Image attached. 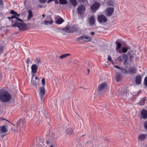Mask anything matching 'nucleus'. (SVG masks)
Listing matches in <instances>:
<instances>
[{
  "instance_id": "36",
  "label": "nucleus",
  "mask_w": 147,
  "mask_h": 147,
  "mask_svg": "<svg viewBox=\"0 0 147 147\" xmlns=\"http://www.w3.org/2000/svg\"><path fill=\"white\" fill-rule=\"evenodd\" d=\"M59 3L60 4H67L68 2L66 0H59Z\"/></svg>"
},
{
  "instance_id": "17",
  "label": "nucleus",
  "mask_w": 147,
  "mask_h": 147,
  "mask_svg": "<svg viewBox=\"0 0 147 147\" xmlns=\"http://www.w3.org/2000/svg\"><path fill=\"white\" fill-rule=\"evenodd\" d=\"M147 135L146 134H140L138 136V138L140 141H143L144 140Z\"/></svg>"
},
{
  "instance_id": "24",
  "label": "nucleus",
  "mask_w": 147,
  "mask_h": 147,
  "mask_svg": "<svg viewBox=\"0 0 147 147\" xmlns=\"http://www.w3.org/2000/svg\"><path fill=\"white\" fill-rule=\"evenodd\" d=\"M28 14L27 16L28 20H29L33 16V14L32 13V11L31 10H28Z\"/></svg>"
},
{
  "instance_id": "63",
  "label": "nucleus",
  "mask_w": 147,
  "mask_h": 147,
  "mask_svg": "<svg viewBox=\"0 0 147 147\" xmlns=\"http://www.w3.org/2000/svg\"><path fill=\"white\" fill-rule=\"evenodd\" d=\"M87 71H88V73H87V75H88L90 73V70L89 69H88Z\"/></svg>"
},
{
  "instance_id": "53",
  "label": "nucleus",
  "mask_w": 147,
  "mask_h": 147,
  "mask_svg": "<svg viewBox=\"0 0 147 147\" xmlns=\"http://www.w3.org/2000/svg\"><path fill=\"white\" fill-rule=\"evenodd\" d=\"M47 0H39V1L42 3H45Z\"/></svg>"
},
{
  "instance_id": "9",
  "label": "nucleus",
  "mask_w": 147,
  "mask_h": 147,
  "mask_svg": "<svg viewBox=\"0 0 147 147\" xmlns=\"http://www.w3.org/2000/svg\"><path fill=\"white\" fill-rule=\"evenodd\" d=\"M141 118L144 119L147 118V110L145 109H143L141 111Z\"/></svg>"
},
{
  "instance_id": "14",
  "label": "nucleus",
  "mask_w": 147,
  "mask_h": 147,
  "mask_svg": "<svg viewBox=\"0 0 147 147\" xmlns=\"http://www.w3.org/2000/svg\"><path fill=\"white\" fill-rule=\"evenodd\" d=\"M142 79V77L140 75H138L136 76L135 80L136 84L137 85L140 84H141V82Z\"/></svg>"
},
{
  "instance_id": "7",
  "label": "nucleus",
  "mask_w": 147,
  "mask_h": 147,
  "mask_svg": "<svg viewBox=\"0 0 147 147\" xmlns=\"http://www.w3.org/2000/svg\"><path fill=\"white\" fill-rule=\"evenodd\" d=\"M100 6V4L99 2H96L92 4L90 8L92 12H96V11L99 9Z\"/></svg>"
},
{
  "instance_id": "23",
  "label": "nucleus",
  "mask_w": 147,
  "mask_h": 147,
  "mask_svg": "<svg viewBox=\"0 0 147 147\" xmlns=\"http://www.w3.org/2000/svg\"><path fill=\"white\" fill-rule=\"evenodd\" d=\"M11 22H12V23H14V24L11 25L12 27H19V26H18V24H20V23L17 20H11Z\"/></svg>"
},
{
  "instance_id": "43",
  "label": "nucleus",
  "mask_w": 147,
  "mask_h": 147,
  "mask_svg": "<svg viewBox=\"0 0 147 147\" xmlns=\"http://www.w3.org/2000/svg\"><path fill=\"white\" fill-rule=\"evenodd\" d=\"M39 96L42 101H43L44 100L45 95L42 94H39Z\"/></svg>"
},
{
  "instance_id": "60",
  "label": "nucleus",
  "mask_w": 147,
  "mask_h": 147,
  "mask_svg": "<svg viewBox=\"0 0 147 147\" xmlns=\"http://www.w3.org/2000/svg\"><path fill=\"white\" fill-rule=\"evenodd\" d=\"M76 40H77V41H80V37L77 38L76 39Z\"/></svg>"
},
{
  "instance_id": "19",
  "label": "nucleus",
  "mask_w": 147,
  "mask_h": 147,
  "mask_svg": "<svg viewBox=\"0 0 147 147\" xmlns=\"http://www.w3.org/2000/svg\"><path fill=\"white\" fill-rule=\"evenodd\" d=\"M63 30L65 32H67V33H73V31H72L71 29H70L69 28V27L68 26H65L63 28Z\"/></svg>"
},
{
  "instance_id": "30",
  "label": "nucleus",
  "mask_w": 147,
  "mask_h": 147,
  "mask_svg": "<svg viewBox=\"0 0 147 147\" xmlns=\"http://www.w3.org/2000/svg\"><path fill=\"white\" fill-rule=\"evenodd\" d=\"M107 4L110 6H113L114 5V1L112 0H107Z\"/></svg>"
},
{
  "instance_id": "46",
  "label": "nucleus",
  "mask_w": 147,
  "mask_h": 147,
  "mask_svg": "<svg viewBox=\"0 0 147 147\" xmlns=\"http://www.w3.org/2000/svg\"><path fill=\"white\" fill-rule=\"evenodd\" d=\"M144 83L145 86L147 87V77H145L144 78Z\"/></svg>"
},
{
  "instance_id": "54",
  "label": "nucleus",
  "mask_w": 147,
  "mask_h": 147,
  "mask_svg": "<svg viewBox=\"0 0 147 147\" xmlns=\"http://www.w3.org/2000/svg\"><path fill=\"white\" fill-rule=\"evenodd\" d=\"M29 61H30L29 58H27V61H26V63L28 64V65H27L28 66Z\"/></svg>"
},
{
  "instance_id": "44",
  "label": "nucleus",
  "mask_w": 147,
  "mask_h": 147,
  "mask_svg": "<svg viewBox=\"0 0 147 147\" xmlns=\"http://www.w3.org/2000/svg\"><path fill=\"white\" fill-rule=\"evenodd\" d=\"M4 47L3 46H1L0 47V54L3 53L4 51Z\"/></svg>"
},
{
  "instance_id": "2",
  "label": "nucleus",
  "mask_w": 147,
  "mask_h": 147,
  "mask_svg": "<svg viewBox=\"0 0 147 147\" xmlns=\"http://www.w3.org/2000/svg\"><path fill=\"white\" fill-rule=\"evenodd\" d=\"M57 138L54 133L52 130H49L47 132L46 136V143L48 144L50 142L52 141H55V139Z\"/></svg>"
},
{
  "instance_id": "48",
  "label": "nucleus",
  "mask_w": 147,
  "mask_h": 147,
  "mask_svg": "<svg viewBox=\"0 0 147 147\" xmlns=\"http://www.w3.org/2000/svg\"><path fill=\"white\" fill-rule=\"evenodd\" d=\"M136 99V96L135 95H133L131 98V99L132 101H134Z\"/></svg>"
},
{
  "instance_id": "31",
  "label": "nucleus",
  "mask_w": 147,
  "mask_h": 147,
  "mask_svg": "<svg viewBox=\"0 0 147 147\" xmlns=\"http://www.w3.org/2000/svg\"><path fill=\"white\" fill-rule=\"evenodd\" d=\"M115 43L117 45L116 49L117 51L118 49H119L121 47V44L120 42H118L117 40L115 42Z\"/></svg>"
},
{
  "instance_id": "49",
  "label": "nucleus",
  "mask_w": 147,
  "mask_h": 147,
  "mask_svg": "<svg viewBox=\"0 0 147 147\" xmlns=\"http://www.w3.org/2000/svg\"><path fill=\"white\" fill-rule=\"evenodd\" d=\"M44 116L46 118V119L47 120V121L49 120V118L48 115H47L46 114H44Z\"/></svg>"
},
{
  "instance_id": "16",
  "label": "nucleus",
  "mask_w": 147,
  "mask_h": 147,
  "mask_svg": "<svg viewBox=\"0 0 147 147\" xmlns=\"http://www.w3.org/2000/svg\"><path fill=\"white\" fill-rule=\"evenodd\" d=\"M24 120L22 119H19L17 122V125L19 127H21L24 125Z\"/></svg>"
},
{
  "instance_id": "8",
  "label": "nucleus",
  "mask_w": 147,
  "mask_h": 147,
  "mask_svg": "<svg viewBox=\"0 0 147 147\" xmlns=\"http://www.w3.org/2000/svg\"><path fill=\"white\" fill-rule=\"evenodd\" d=\"M114 10V8L112 7H108L106 9L105 13L106 15L107 16H111L113 13Z\"/></svg>"
},
{
  "instance_id": "21",
  "label": "nucleus",
  "mask_w": 147,
  "mask_h": 147,
  "mask_svg": "<svg viewBox=\"0 0 147 147\" xmlns=\"http://www.w3.org/2000/svg\"><path fill=\"white\" fill-rule=\"evenodd\" d=\"M129 49V47L128 46H126L125 47H122V51H121V50L119 51V53H126L128 50Z\"/></svg>"
},
{
  "instance_id": "11",
  "label": "nucleus",
  "mask_w": 147,
  "mask_h": 147,
  "mask_svg": "<svg viewBox=\"0 0 147 147\" xmlns=\"http://www.w3.org/2000/svg\"><path fill=\"white\" fill-rule=\"evenodd\" d=\"M137 69L134 67H130L128 69V73L134 74L136 73Z\"/></svg>"
},
{
  "instance_id": "39",
  "label": "nucleus",
  "mask_w": 147,
  "mask_h": 147,
  "mask_svg": "<svg viewBox=\"0 0 147 147\" xmlns=\"http://www.w3.org/2000/svg\"><path fill=\"white\" fill-rule=\"evenodd\" d=\"M44 140L43 139L40 138L39 139V144L40 145H42L44 144Z\"/></svg>"
},
{
  "instance_id": "58",
  "label": "nucleus",
  "mask_w": 147,
  "mask_h": 147,
  "mask_svg": "<svg viewBox=\"0 0 147 147\" xmlns=\"http://www.w3.org/2000/svg\"><path fill=\"white\" fill-rule=\"evenodd\" d=\"M80 38L81 40H84V36H80Z\"/></svg>"
},
{
  "instance_id": "3",
  "label": "nucleus",
  "mask_w": 147,
  "mask_h": 147,
  "mask_svg": "<svg viewBox=\"0 0 147 147\" xmlns=\"http://www.w3.org/2000/svg\"><path fill=\"white\" fill-rule=\"evenodd\" d=\"M107 85L106 83L100 84L98 88V93L99 94L102 95L104 93V90L105 89Z\"/></svg>"
},
{
  "instance_id": "61",
  "label": "nucleus",
  "mask_w": 147,
  "mask_h": 147,
  "mask_svg": "<svg viewBox=\"0 0 147 147\" xmlns=\"http://www.w3.org/2000/svg\"><path fill=\"white\" fill-rule=\"evenodd\" d=\"M1 120V121L4 120H6V119L3 118H0ZM6 121H8V120H6Z\"/></svg>"
},
{
  "instance_id": "1",
  "label": "nucleus",
  "mask_w": 147,
  "mask_h": 147,
  "mask_svg": "<svg viewBox=\"0 0 147 147\" xmlns=\"http://www.w3.org/2000/svg\"><path fill=\"white\" fill-rule=\"evenodd\" d=\"M11 98V95L5 89L0 90V100L1 102H6L9 101Z\"/></svg>"
},
{
  "instance_id": "6",
  "label": "nucleus",
  "mask_w": 147,
  "mask_h": 147,
  "mask_svg": "<svg viewBox=\"0 0 147 147\" xmlns=\"http://www.w3.org/2000/svg\"><path fill=\"white\" fill-rule=\"evenodd\" d=\"M97 20L99 23H104L107 21V18L103 15H99L97 17Z\"/></svg>"
},
{
  "instance_id": "5",
  "label": "nucleus",
  "mask_w": 147,
  "mask_h": 147,
  "mask_svg": "<svg viewBox=\"0 0 147 147\" xmlns=\"http://www.w3.org/2000/svg\"><path fill=\"white\" fill-rule=\"evenodd\" d=\"M85 10V7L82 4L79 5L77 8V12L80 15L84 13Z\"/></svg>"
},
{
  "instance_id": "25",
  "label": "nucleus",
  "mask_w": 147,
  "mask_h": 147,
  "mask_svg": "<svg viewBox=\"0 0 147 147\" xmlns=\"http://www.w3.org/2000/svg\"><path fill=\"white\" fill-rule=\"evenodd\" d=\"M40 94L43 95H45L46 91L44 86L41 87L40 88Z\"/></svg>"
},
{
  "instance_id": "51",
  "label": "nucleus",
  "mask_w": 147,
  "mask_h": 147,
  "mask_svg": "<svg viewBox=\"0 0 147 147\" xmlns=\"http://www.w3.org/2000/svg\"><path fill=\"white\" fill-rule=\"evenodd\" d=\"M144 126L145 129L147 130V121L145 122L144 123Z\"/></svg>"
},
{
  "instance_id": "59",
  "label": "nucleus",
  "mask_w": 147,
  "mask_h": 147,
  "mask_svg": "<svg viewBox=\"0 0 147 147\" xmlns=\"http://www.w3.org/2000/svg\"><path fill=\"white\" fill-rule=\"evenodd\" d=\"M95 33L94 32H92L90 33V34L91 35H93Z\"/></svg>"
},
{
  "instance_id": "38",
  "label": "nucleus",
  "mask_w": 147,
  "mask_h": 147,
  "mask_svg": "<svg viewBox=\"0 0 147 147\" xmlns=\"http://www.w3.org/2000/svg\"><path fill=\"white\" fill-rule=\"evenodd\" d=\"M79 3H81L85 4L88 2L87 0H77Z\"/></svg>"
},
{
  "instance_id": "33",
  "label": "nucleus",
  "mask_w": 147,
  "mask_h": 147,
  "mask_svg": "<svg viewBox=\"0 0 147 147\" xmlns=\"http://www.w3.org/2000/svg\"><path fill=\"white\" fill-rule=\"evenodd\" d=\"M39 80H34L32 81V80H31L32 85L34 86H36L39 82Z\"/></svg>"
},
{
  "instance_id": "12",
  "label": "nucleus",
  "mask_w": 147,
  "mask_h": 147,
  "mask_svg": "<svg viewBox=\"0 0 147 147\" xmlns=\"http://www.w3.org/2000/svg\"><path fill=\"white\" fill-rule=\"evenodd\" d=\"M7 131V126L5 125L0 126V134L6 133Z\"/></svg>"
},
{
  "instance_id": "52",
  "label": "nucleus",
  "mask_w": 147,
  "mask_h": 147,
  "mask_svg": "<svg viewBox=\"0 0 147 147\" xmlns=\"http://www.w3.org/2000/svg\"><path fill=\"white\" fill-rule=\"evenodd\" d=\"M16 20H17L18 21H20L22 22H23V20H22L21 19H20L19 18H18L17 16V18H16Z\"/></svg>"
},
{
  "instance_id": "35",
  "label": "nucleus",
  "mask_w": 147,
  "mask_h": 147,
  "mask_svg": "<svg viewBox=\"0 0 147 147\" xmlns=\"http://www.w3.org/2000/svg\"><path fill=\"white\" fill-rule=\"evenodd\" d=\"M56 141H52L50 142L49 144H50V147H55L56 146Z\"/></svg>"
},
{
  "instance_id": "27",
  "label": "nucleus",
  "mask_w": 147,
  "mask_h": 147,
  "mask_svg": "<svg viewBox=\"0 0 147 147\" xmlns=\"http://www.w3.org/2000/svg\"><path fill=\"white\" fill-rule=\"evenodd\" d=\"M71 4L74 7H76L78 4L76 0H69Z\"/></svg>"
},
{
  "instance_id": "29",
  "label": "nucleus",
  "mask_w": 147,
  "mask_h": 147,
  "mask_svg": "<svg viewBox=\"0 0 147 147\" xmlns=\"http://www.w3.org/2000/svg\"><path fill=\"white\" fill-rule=\"evenodd\" d=\"M84 40L85 42H89L91 40V38L89 36L84 35Z\"/></svg>"
},
{
  "instance_id": "34",
  "label": "nucleus",
  "mask_w": 147,
  "mask_h": 147,
  "mask_svg": "<svg viewBox=\"0 0 147 147\" xmlns=\"http://www.w3.org/2000/svg\"><path fill=\"white\" fill-rule=\"evenodd\" d=\"M70 55L69 54H65L62 55L59 57V59H63Z\"/></svg>"
},
{
  "instance_id": "42",
  "label": "nucleus",
  "mask_w": 147,
  "mask_h": 147,
  "mask_svg": "<svg viewBox=\"0 0 147 147\" xmlns=\"http://www.w3.org/2000/svg\"><path fill=\"white\" fill-rule=\"evenodd\" d=\"M53 23V20H51L50 21H44V23L46 25H47L48 24H51Z\"/></svg>"
},
{
  "instance_id": "64",
  "label": "nucleus",
  "mask_w": 147,
  "mask_h": 147,
  "mask_svg": "<svg viewBox=\"0 0 147 147\" xmlns=\"http://www.w3.org/2000/svg\"><path fill=\"white\" fill-rule=\"evenodd\" d=\"M7 18L9 19V20H10L11 19H12L11 18V17H7Z\"/></svg>"
},
{
  "instance_id": "20",
  "label": "nucleus",
  "mask_w": 147,
  "mask_h": 147,
  "mask_svg": "<svg viewBox=\"0 0 147 147\" xmlns=\"http://www.w3.org/2000/svg\"><path fill=\"white\" fill-rule=\"evenodd\" d=\"M58 18L56 20L55 23L58 24H60L64 21V20L60 17L58 16Z\"/></svg>"
},
{
  "instance_id": "10",
  "label": "nucleus",
  "mask_w": 147,
  "mask_h": 147,
  "mask_svg": "<svg viewBox=\"0 0 147 147\" xmlns=\"http://www.w3.org/2000/svg\"><path fill=\"white\" fill-rule=\"evenodd\" d=\"M65 129L66 130V133L67 135H71L74 133V130L72 128H69L67 126H66Z\"/></svg>"
},
{
  "instance_id": "13",
  "label": "nucleus",
  "mask_w": 147,
  "mask_h": 147,
  "mask_svg": "<svg viewBox=\"0 0 147 147\" xmlns=\"http://www.w3.org/2000/svg\"><path fill=\"white\" fill-rule=\"evenodd\" d=\"M18 26L19 27H18L19 28V30H25L26 29V28L27 26L26 24L22 22V23H20L18 24Z\"/></svg>"
},
{
  "instance_id": "28",
  "label": "nucleus",
  "mask_w": 147,
  "mask_h": 147,
  "mask_svg": "<svg viewBox=\"0 0 147 147\" xmlns=\"http://www.w3.org/2000/svg\"><path fill=\"white\" fill-rule=\"evenodd\" d=\"M146 100V98L145 97L141 99L139 102V104L141 106L144 105Z\"/></svg>"
},
{
  "instance_id": "57",
  "label": "nucleus",
  "mask_w": 147,
  "mask_h": 147,
  "mask_svg": "<svg viewBox=\"0 0 147 147\" xmlns=\"http://www.w3.org/2000/svg\"><path fill=\"white\" fill-rule=\"evenodd\" d=\"M54 1L55 2L56 4H59V2L58 0H54Z\"/></svg>"
},
{
  "instance_id": "56",
  "label": "nucleus",
  "mask_w": 147,
  "mask_h": 147,
  "mask_svg": "<svg viewBox=\"0 0 147 147\" xmlns=\"http://www.w3.org/2000/svg\"><path fill=\"white\" fill-rule=\"evenodd\" d=\"M114 67L116 68L121 69V68L118 65H114Z\"/></svg>"
},
{
  "instance_id": "4",
  "label": "nucleus",
  "mask_w": 147,
  "mask_h": 147,
  "mask_svg": "<svg viewBox=\"0 0 147 147\" xmlns=\"http://www.w3.org/2000/svg\"><path fill=\"white\" fill-rule=\"evenodd\" d=\"M117 59L120 62H122L123 60V63L124 65L127 64V62L128 59V56L126 55L122 54L121 55L119 56Z\"/></svg>"
},
{
  "instance_id": "18",
  "label": "nucleus",
  "mask_w": 147,
  "mask_h": 147,
  "mask_svg": "<svg viewBox=\"0 0 147 147\" xmlns=\"http://www.w3.org/2000/svg\"><path fill=\"white\" fill-rule=\"evenodd\" d=\"M31 68L32 73H36L38 68V67L36 65L33 64L32 65Z\"/></svg>"
},
{
  "instance_id": "45",
  "label": "nucleus",
  "mask_w": 147,
  "mask_h": 147,
  "mask_svg": "<svg viewBox=\"0 0 147 147\" xmlns=\"http://www.w3.org/2000/svg\"><path fill=\"white\" fill-rule=\"evenodd\" d=\"M42 82L43 86H44L45 85V80L44 78L42 79Z\"/></svg>"
},
{
  "instance_id": "22",
  "label": "nucleus",
  "mask_w": 147,
  "mask_h": 147,
  "mask_svg": "<svg viewBox=\"0 0 147 147\" xmlns=\"http://www.w3.org/2000/svg\"><path fill=\"white\" fill-rule=\"evenodd\" d=\"M90 23L91 25H94L95 24V20L94 15H92L90 18Z\"/></svg>"
},
{
  "instance_id": "26",
  "label": "nucleus",
  "mask_w": 147,
  "mask_h": 147,
  "mask_svg": "<svg viewBox=\"0 0 147 147\" xmlns=\"http://www.w3.org/2000/svg\"><path fill=\"white\" fill-rule=\"evenodd\" d=\"M116 81L119 82L121 80V76L120 73H119L115 75Z\"/></svg>"
},
{
  "instance_id": "47",
  "label": "nucleus",
  "mask_w": 147,
  "mask_h": 147,
  "mask_svg": "<svg viewBox=\"0 0 147 147\" xmlns=\"http://www.w3.org/2000/svg\"><path fill=\"white\" fill-rule=\"evenodd\" d=\"M108 60L109 61L113 62V61L111 59V57L110 55H108Z\"/></svg>"
},
{
  "instance_id": "50",
  "label": "nucleus",
  "mask_w": 147,
  "mask_h": 147,
  "mask_svg": "<svg viewBox=\"0 0 147 147\" xmlns=\"http://www.w3.org/2000/svg\"><path fill=\"white\" fill-rule=\"evenodd\" d=\"M36 63H41L40 60L38 58H37L36 59Z\"/></svg>"
},
{
  "instance_id": "41",
  "label": "nucleus",
  "mask_w": 147,
  "mask_h": 147,
  "mask_svg": "<svg viewBox=\"0 0 147 147\" xmlns=\"http://www.w3.org/2000/svg\"><path fill=\"white\" fill-rule=\"evenodd\" d=\"M72 29L71 30L73 31V32H76L79 30V29L78 27L76 28L74 26H72Z\"/></svg>"
},
{
  "instance_id": "37",
  "label": "nucleus",
  "mask_w": 147,
  "mask_h": 147,
  "mask_svg": "<svg viewBox=\"0 0 147 147\" xmlns=\"http://www.w3.org/2000/svg\"><path fill=\"white\" fill-rule=\"evenodd\" d=\"M120 70L121 71L125 74H128V71L127 69L124 68H121Z\"/></svg>"
},
{
  "instance_id": "40",
  "label": "nucleus",
  "mask_w": 147,
  "mask_h": 147,
  "mask_svg": "<svg viewBox=\"0 0 147 147\" xmlns=\"http://www.w3.org/2000/svg\"><path fill=\"white\" fill-rule=\"evenodd\" d=\"M4 7V4L3 1L2 0H0V7L2 9H3Z\"/></svg>"
},
{
  "instance_id": "55",
  "label": "nucleus",
  "mask_w": 147,
  "mask_h": 147,
  "mask_svg": "<svg viewBox=\"0 0 147 147\" xmlns=\"http://www.w3.org/2000/svg\"><path fill=\"white\" fill-rule=\"evenodd\" d=\"M17 18V16H16L15 15H12L11 16V18L12 19H13L14 18Z\"/></svg>"
},
{
  "instance_id": "15",
  "label": "nucleus",
  "mask_w": 147,
  "mask_h": 147,
  "mask_svg": "<svg viewBox=\"0 0 147 147\" xmlns=\"http://www.w3.org/2000/svg\"><path fill=\"white\" fill-rule=\"evenodd\" d=\"M128 54L129 56L130 61L131 62L134 59L135 53H134L133 51H129L128 53Z\"/></svg>"
},
{
  "instance_id": "62",
  "label": "nucleus",
  "mask_w": 147,
  "mask_h": 147,
  "mask_svg": "<svg viewBox=\"0 0 147 147\" xmlns=\"http://www.w3.org/2000/svg\"><path fill=\"white\" fill-rule=\"evenodd\" d=\"M54 0H48V1L47 3H49L50 2H51L52 1H53Z\"/></svg>"
},
{
  "instance_id": "32",
  "label": "nucleus",
  "mask_w": 147,
  "mask_h": 147,
  "mask_svg": "<svg viewBox=\"0 0 147 147\" xmlns=\"http://www.w3.org/2000/svg\"><path fill=\"white\" fill-rule=\"evenodd\" d=\"M10 13L13 15H15L16 16H17L18 18L20 16V14H18L15 11H14L13 10H11L10 12Z\"/></svg>"
}]
</instances>
